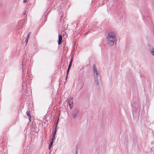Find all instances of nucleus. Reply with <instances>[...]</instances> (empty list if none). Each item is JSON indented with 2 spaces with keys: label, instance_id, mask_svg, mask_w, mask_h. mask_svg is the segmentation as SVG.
I'll use <instances>...</instances> for the list:
<instances>
[{
  "label": "nucleus",
  "instance_id": "2eb2a0df",
  "mask_svg": "<svg viewBox=\"0 0 154 154\" xmlns=\"http://www.w3.org/2000/svg\"><path fill=\"white\" fill-rule=\"evenodd\" d=\"M66 46V44H65L64 45L65 50H67V51L68 50V47L67 46Z\"/></svg>",
  "mask_w": 154,
  "mask_h": 154
},
{
  "label": "nucleus",
  "instance_id": "b1692460",
  "mask_svg": "<svg viewBox=\"0 0 154 154\" xmlns=\"http://www.w3.org/2000/svg\"><path fill=\"white\" fill-rule=\"evenodd\" d=\"M67 77H68V75H66V77H65V79L66 80L67 79Z\"/></svg>",
  "mask_w": 154,
  "mask_h": 154
},
{
  "label": "nucleus",
  "instance_id": "393cba45",
  "mask_svg": "<svg viewBox=\"0 0 154 154\" xmlns=\"http://www.w3.org/2000/svg\"><path fill=\"white\" fill-rule=\"evenodd\" d=\"M22 68H23V62H22Z\"/></svg>",
  "mask_w": 154,
  "mask_h": 154
},
{
  "label": "nucleus",
  "instance_id": "0eeeda50",
  "mask_svg": "<svg viewBox=\"0 0 154 154\" xmlns=\"http://www.w3.org/2000/svg\"><path fill=\"white\" fill-rule=\"evenodd\" d=\"M34 131L35 133H37L39 131V127H38L35 126L34 127Z\"/></svg>",
  "mask_w": 154,
  "mask_h": 154
},
{
  "label": "nucleus",
  "instance_id": "6ab92c4d",
  "mask_svg": "<svg viewBox=\"0 0 154 154\" xmlns=\"http://www.w3.org/2000/svg\"><path fill=\"white\" fill-rule=\"evenodd\" d=\"M26 12V9L25 11H24V14L22 15V16H24L25 15Z\"/></svg>",
  "mask_w": 154,
  "mask_h": 154
},
{
  "label": "nucleus",
  "instance_id": "f03ea898",
  "mask_svg": "<svg viewBox=\"0 0 154 154\" xmlns=\"http://www.w3.org/2000/svg\"><path fill=\"white\" fill-rule=\"evenodd\" d=\"M93 69L94 72V75L95 77V82H97V85L98 84V71L95 64L93 65Z\"/></svg>",
  "mask_w": 154,
  "mask_h": 154
},
{
  "label": "nucleus",
  "instance_id": "39448f33",
  "mask_svg": "<svg viewBox=\"0 0 154 154\" xmlns=\"http://www.w3.org/2000/svg\"><path fill=\"white\" fill-rule=\"evenodd\" d=\"M62 36L60 34L58 35V45H60L62 43Z\"/></svg>",
  "mask_w": 154,
  "mask_h": 154
},
{
  "label": "nucleus",
  "instance_id": "aec40b11",
  "mask_svg": "<svg viewBox=\"0 0 154 154\" xmlns=\"http://www.w3.org/2000/svg\"><path fill=\"white\" fill-rule=\"evenodd\" d=\"M57 128H55V130H54V132H55L57 133Z\"/></svg>",
  "mask_w": 154,
  "mask_h": 154
},
{
  "label": "nucleus",
  "instance_id": "423d86ee",
  "mask_svg": "<svg viewBox=\"0 0 154 154\" xmlns=\"http://www.w3.org/2000/svg\"><path fill=\"white\" fill-rule=\"evenodd\" d=\"M148 49L149 51L150 52L151 51H153L154 50V48L153 46L149 44H148Z\"/></svg>",
  "mask_w": 154,
  "mask_h": 154
},
{
  "label": "nucleus",
  "instance_id": "1a4fd4ad",
  "mask_svg": "<svg viewBox=\"0 0 154 154\" xmlns=\"http://www.w3.org/2000/svg\"><path fill=\"white\" fill-rule=\"evenodd\" d=\"M72 61H73V59H72L70 60L69 62V66H68V68H70V69L71 68V67L72 66Z\"/></svg>",
  "mask_w": 154,
  "mask_h": 154
},
{
  "label": "nucleus",
  "instance_id": "4468645a",
  "mask_svg": "<svg viewBox=\"0 0 154 154\" xmlns=\"http://www.w3.org/2000/svg\"><path fill=\"white\" fill-rule=\"evenodd\" d=\"M55 139V137L52 136L51 141L54 142Z\"/></svg>",
  "mask_w": 154,
  "mask_h": 154
},
{
  "label": "nucleus",
  "instance_id": "f8f14e48",
  "mask_svg": "<svg viewBox=\"0 0 154 154\" xmlns=\"http://www.w3.org/2000/svg\"><path fill=\"white\" fill-rule=\"evenodd\" d=\"M73 102L72 101L71 103H69V108L70 109H72L73 107Z\"/></svg>",
  "mask_w": 154,
  "mask_h": 154
},
{
  "label": "nucleus",
  "instance_id": "4be33fe9",
  "mask_svg": "<svg viewBox=\"0 0 154 154\" xmlns=\"http://www.w3.org/2000/svg\"><path fill=\"white\" fill-rule=\"evenodd\" d=\"M58 122L57 121V122L56 123V124L55 128H57V127L58 126Z\"/></svg>",
  "mask_w": 154,
  "mask_h": 154
},
{
  "label": "nucleus",
  "instance_id": "cd10ccee",
  "mask_svg": "<svg viewBox=\"0 0 154 154\" xmlns=\"http://www.w3.org/2000/svg\"><path fill=\"white\" fill-rule=\"evenodd\" d=\"M66 28H67V27H66V28H65V29H66Z\"/></svg>",
  "mask_w": 154,
  "mask_h": 154
},
{
  "label": "nucleus",
  "instance_id": "9b49d317",
  "mask_svg": "<svg viewBox=\"0 0 154 154\" xmlns=\"http://www.w3.org/2000/svg\"><path fill=\"white\" fill-rule=\"evenodd\" d=\"M98 3L100 5L102 6L104 4L103 1H98Z\"/></svg>",
  "mask_w": 154,
  "mask_h": 154
},
{
  "label": "nucleus",
  "instance_id": "a878e982",
  "mask_svg": "<svg viewBox=\"0 0 154 154\" xmlns=\"http://www.w3.org/2000/svg\"><path fill=\"white\" fill-rule=\"evenodd\" d=\"M78 154V152H77V151H76V154Z\"/></svg>",
  "mask_w": 154,
  "mask_h": 154
},
{
  "label": "nucleus",
  "instance_id": "5701e85b",
  "mask_svg": "<svg viewBox=\"0 0 154 154\" xmlns=\"http://www.w3.org/2000/svg\"><path fill=\"white\" fill-rule=\"evenodd\" d=\"M28 1H23V3H25L26 2H27Z\"/></svg>",
  "mask_w": 154,
  "mask_h": 154
},
{
  "label": "nucleus",
  "instance_id": "9d476101",
  "mask_svg": "<svg viewBox=\"0 0 154 154\" xmlns=\"http://www.w3.org/2000/svg\"><path fill=\"white\" fill-rule=\"evenodd\" d=\"M53 142L51 141L50 143L49 144V146H48V149H51V148L53 146Z\"/></svg>",
  "mask_w": 154,
  "mask_h": 154
},
{
  "label": "nucleus",
  "instance_id": "f3484780",
  "mask_svg": "<svg viewBox=\"0 0 154 154\" xmlns=\"http://www.w3.org/2000/svg\"><path fill=\"white\" fill-rule=\"evenodd\" d=\"M70 69L69 68H68V69H67V72H66V75H68V74L69 72V70H70Z\"/></svg>",
  "mask_w": 154,
  "mask_h": 154
},
{
  "label": "nucleus",
  "instance_id": "ddd939ff",
  "mask_svg": "<svg viewBox=\"0 0 154 154\" xmlns=\"http://www.w3.org/2000/svg\"><path fill=\"white\" fill-rule=\"evenodd\" d=\"M26 114L27 115V116H29L30 115V110L29 109V110H27L26 112Z\"/></svg>",
  "mask_w": 154,
  "mask_h": 154
},
{
  "label": "nucleus",
  "instance_id": "bb28decb",
  "mask_svg": "<svg viewBox=\"0 0 154 154\" xmlns=\"http://www.w3.org/2000/svg\"><path fill=\"white\" fill-rule=\"evenodd\" d=\"M66 28H67V27H66V28H65V29H66Z\"/></svg>",
  "mask_w": 154,
  "mask_h": 154
},
{
  "label": "nucleus",
  "instance_id": "a211bd4d",
  "mask_svg": "<svg viewBox=\"0 0 154 154\" xmlns=\"http://www.w3.org/2000/svg\"><path fill=\"white\" fill-rule=\"evenodd\" d=\"M56 132H53V133H52V136H53V137H55V135H56Z\"/></svg>",
  "mask_w": 154,
  "mask_h": 154
},
{
  "label": "nucleus",
  "instance_id": "412c9836",
  "mask_svg": "<svg viewBox=\"0 0 154 154\" xmlns=\"http://www.w3.org/2000/svg\"><path fill=\"white\" fill-rule=\"evenodd\" d=\"M29 117V119L30 121H31V116L30 115L29 116H28Z\"/></svg>",
  "mask_w": 154,
  "mask_h": 154
},
{
  "label": "nucleus",
  "instance_id": "f257e3e1",
  "mask_svg": "<svg viewBox=\"0 0 154 154\" xmlns=\"http://www.w3.org/2000/svg\"><path fill=\"white\" fill-rule=\"evenodd\" d=\"M116 37L115 33L113 32H111L108 33L107 37V42L109 46H111L113 45Z\"/></svg>",
  "mask_w": 154,
  "mask_h": 154
},
{
  "label": "nucleus",
  "instance_id": "7ed1b4c3",
  "mask_svg": "<svg viewBox=\"0 0 154 154\" xmlns=\"http://www.w3.org/2000/svg\"><path fill=\"white\" fill-rule=\"evenodd\" d=\"M79 112V110L78 108H76L74 109L72 112V117L73 118H76Z\"/></svg>",
  "mask_w": 154,
  "mask_h": 154
},
{
  "label": "nucleus",
  "instance_id": "20e7f679",
  "mask_svg": "<svg viewBox=\"0 0 154 154\" xmlns=\"http://www.w3.org/2000/svg\"><path fill=\"white\" fill-rule=\"evenodd\" d=\"M48 12L45 16L44 17L43 16V17H42L40 21L41 23H43V21H44V22H45L47 20V15L48 14Z\"/></svg>",
  "mask_w": 154,
  "mask_h": 154
},
{
  "label": "nucleus",
  "instance_id": "dca6fc26",
  "mask_svg": "<svg viewBox=\"0 0 154 154\" xmlns=\"http://www.w3.org/2000/svg\"><path fill=\"white\" fill-rule=\"evenodd\" d=\"M150 53L152 55L154 56V50L153 51H151Z\"/></svg>",
  "mask_w": 154,
  "mask_h": 154
},
{
  "label": "nucleus",
  "instance_id": "6e6552de",
  "mask_svg": "<svg viewBox=\"0 0 154 154\" xmlns=\"http://www.w3.org/2000/svg\"><path fill=\"white\" fill-rule=\"evenodd\" d=\"M30 34V32H29L27 34V37L26 38V41H25V42L26 43V45H27V44L28 43V39L29 38Z\"/></svg>",
  "mask_w": 154,
  "mask_h": 154
}]
</instances>
